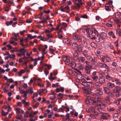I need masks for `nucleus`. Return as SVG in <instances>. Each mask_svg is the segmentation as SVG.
Segmentation results:
<instances>
[{"mask_svg":"<svg viewBox=\"0 0 121 121\" xmlns=\"http://www.w3.org/2000/svg\"><path fill=\"white\" fill-rule=\"evenodd\" d=\"M103 89L104 91L109 96L112 97L114 96L113 93L110 92V90L108 88L104 87Z\"/></svg>","mask_w":121,"mask_h":121,"instance_id":"7ed1b4c3","label":"nucleus"},{"mask_svg":"<svg viewBox=\"0 0 121 121\" xmlns=\"http://www.w3.org/2000/svg\"><path fill=\"white\" fill-rule=\"evenodd\" d=\"M85 60V58L83 57H79L78 58V60L80 63H83Z\"/></svg>","mask_w":121,"mask_h":121,"instance_id":"4be33fe9","label":"nucleus"},{"mask_svg":"<svg viewBox=\"0 0 121 121\" xmlns=\"http://www.w3.org/2000/svg\"><path fill=\"white\" fill-rule=\"evenodd\" d=\"M82 85L84 86L91 87L92 85V83L91 82H87L85 79H82L81 80Z\"/></svg>","mask_w":121,"mask_h":121,"instance_id":"39448f33","label":"nucleus"},{"mask_svg":"<svg viewBox=\"0 0 121 121\" xmlns=\"http://www.w3.org/2000/svg\"><path fill=\"white\" fill-rule=\"evenodd\" d=\"M73 40L75 42H81L80 38L76 34H75L73 35Z\"/></svg>","mask_w":121,"mask_h":121,"instance_id":"9d476101","label":"nucleus"},{"mask_svg":"<svg viewBox=\"0 0 121 121\" xmlns=\"http://www.w3.org/2000/svg\"><path fill=\"white\" fill-rule=\"evenodd\" d=\"M53 46H50L49 47V51L50 52V53L52 54H53L54 52L55 51V50L53 49Z\"/></svg>","mask_w":121,"mask_h":121,"instance_id":"b1692460","label":"nucleus"},{"mask_svg":"<svg viewBox=\"0 0 121 121\" xmlns=\"http://www.w3.org/2000/svg\"><path fill=\"white\" fill-rule=\"evenodd\" d=\"M104 63H102L100 62H98L97 63V65L98 66L99 68H102L103 67Z\"/></svg>","mask_w":121,"mask_h":121,"instance_id":"473e14b6","label":"nucleus"},{"mask_svg":"<svg viewBox=\"0 0 121 121\" xmlns=\"http://www.w3.org/2000/svg\"><path fill=\"white\" fill-rule=\"evenodd\" d=\"M1 113L2 116H6L8 113V112H4L3 110L1 111Z\"/></svg>","mask_w":121,"mask_h":121,"instance_id":"7c9ffc66","label":"nucleus"},{"mask_svg":"<svg viewBox=\"0 0 121 121\" xmlns=\"http://www.w3.org/2000/svg\"><path fill=\"white\" fill-rule=\"evenodd\" d=\"M73 56L74 57H75L77 58L78 56V53L76 52H75L73 54Z\"/></svg>","mask_w":121,"mask_h":121,"instance_id":"5fc2aeb1","label":"nucleus"},{"mask_svg":"<svg viewBox=\"0 0 121 121\" xmlns=\"http://www.w3.org/2000/svg\"><path fill=\"white\" fill-rule=\"evenodd\" d=\"M97 106L95 108L96 110L99 112H101L103 109L106 107L105 104L101 102V98L99 97L97 98Z\"/></svg>","mask_w":121,"mask_h":121,"instance_id":"f257e3e1","label":"nucleus"},{"mask_svg":"<svg viewBox=\"0 0 121 121\" xmlns=\"http://www.w3.org/2000/svg\"><path fill=\"white\" fill-rule=\"evenodd\" d=\"M76 48L77 51L79 52H81L82 51V46L81 45H80L78 46Z\"/></svg>","mask_w":121,"mask_h":121,"instance_id":"c85d7f7f","label":"nucleus"},{"mask_svg":"<svg viewBox=\"0 0 121 121\" xmlns=\"http://www.w3.org/2000/svg\"><path fill=\"white\" fill-rule=\"evenodd\" d=\"M89 34L92 36V37L91 38V39H95L97 38L98 35L97 31L95 30H91L89 32Z\"/></svg>","mask_w":121,"mask_h":121,"instance_id":"f03ea898","label":"nucleus"},{"mask_svg":"<svg viewBox=\"0 0 121 121\" xmlns=\"http://www.w3.org/2000/svg\"><path fill=\"white\" fill-rule=\"evenodd\" d=\"M107 86L108 87L110 88H113L116 86V85L114 83L111 82L107 83Z\"/></svg>","mask_w":121,"mask_h":121,"instance_id":"dca6fc26","label":"nucleus"},{"mask_svg":"<svg viewBox=\"0 0 121 121\" xmlns=\"http://www.w3.org/2000/svg\"><path fill=\"white\" fill-rule=\"evenodd\" d=\"M107 110L108 112H115L116 111L115 108L114 107H111L107 108Z\"/></svg>","mask_w":121,"mask_h":121,"instance_id":"5701e85b","label":"nucleus"},{"mask_svg":"<svg viewBox=\"0 0 121 121\" xmlns=\"http://www.w3.org/2000/svg\"><path fill=\"white\" fill-rule=\"evenodd\" d=\"M25 70L24 69H22L20 71H19L18 73V75H21L22 73H24L25 71Z\"/></svg>","mask_w":121,"mask_h":121,"instance_id":"58836bf2","label":"nucleus"},{"mask_svg":"<svg viewBox=\"0 0 121 121\" xmlns=\"http://www.w3.org/2000/svg\"><path fill=\"white\" fill-rule=\"evenodd\" d=\"M56 78V77H49V79L51 81V82H52L53 80Z\"/></svg>","mask_w":121,"mask_h":121,"instance_id":"bf43d9fd","label":"nucleus"},{"mask_svg":"<svg viewBox=\"0 0 121 121\" xmlns=\"http://www.w3.org/2000/svg\"><path fill=\"white\" fill-rule=\"evenodd\" d=\"M39 105V104L38 103H36L35 105L33 106V107L35 108H37Z\"/></svg>","mask_w":121,"mask_h":121,"instance_id":"052dcab7","label":"nucleus"},{"mask_svg":"<svg viewBox=\"0 0 121 121\" xmlns=\"http://www.w3.org/2000/svg\"><path fill=\"white\" fill-rule=\"evenodd\" d=\"M15 110L16 111V113L17 114L18 113L19 114L21 111V109L20 108H17L15 109Z\"/></svg>","mask_w":121,"mask_h":121,"instance_id":"3c124183","label":"nucleus"},{"mask_svg":"<svg viewBox=\"0 0 121 121\" xmlns=\"http://www.w3.org/2000/svg\"><path fill=\"white\" fill-rule=\"evenodd\" d=\"M9 41L10 43L11 44H13V45H16L17 44V43L15 42L14 41Z\"/></svg>","mask_w":121,"mask_h":121,"instance_id":"a19ab883","label":"nucleus"},{"mask_svg":"<svg viewBox=\"0 0 121 121\" xmlns=\"http://www.w3.org/2000/svg\"><path fill=\"white\" fill-rule=\"evenodd\" d=\"M114 81L117 85H121V80L117 78H115L114 79Z\"/></svg>","mask_w":121,"mask_h":121,"instance_id":"a211bd4d","label":"nucleus"},{"mask_svg":"<svg viewBox=\"0 0 121 121\" xmlns=\"http://www.w3.org/2000/svg\"><path fill=\"white\" fill-rule=\"evenodd\" d=\"M100 37L103 40H105L108 38L107 34L104 32H102L100 34Z\"/></svg>","mask_w":121,"mask_h":121,"instance_id":"9b49d317","label":"nucleus"},{"mask_svg":"<svg viewBox=\"0 0 121 121\" xmlns=\"http://www.w3.org/2000/svg\"><path fill=\"white\" fill-rule=\"evenodd\" d=\"M105 99L106 101L109 102L110 100V98L108 96H107L105 97Z\"/></svg>","mask_w":121,"mask_h":121,"instance_id":"4d7b16f0","label":"nucleus"},{"mask_svg":"<svg viewBox=\"0 0 121 121\" xmlns=\"http://www.w3.org/2000/svg\"><path fill=\"white\" fill-rule=\"evenodd\" d=\"M119 116V115L115 113L113 115V117L114 119L117 118Z\"/></svg>","mask_w":121,"mask_h":121,"instance_id":"79ce46f5","label":"nucleus"},{"mask_svg":"<svg viewBox=\"0 0 121 121\" xmlns=\"http://www.w3.org/2000/svg\"><path fill=\"white\" fill-rule=\"evenodd\" d=\"M72 67L74 68L75 67L76 65L73 61H72L71 60V63L69 64Z\"/></svg>","mask_w":121,"mask_h":121,"instance_id":"2f4dec72","label":"nucleus"},{"mask_svg":"<svg viewBox=\"0 0 121 121\" xmlns=\"http://www.w3.org/2000/svg\"><path fill=\"white\" fill-rule=\"evenodd\" d=\"M57 96L58 99H61L63 98L64 95L61 93H60L57 95Z\"/></svg>","mask_w":121,"mask_h":121,"instance_id":"393cba45","label":"nucleus"},{"mask_svg":"<svg viewBox=\"0 0 121 121\" xmlns=\"http://www.w3.org/2000/svg\"><path fill=\"white\" fill-rule=\"evenodd\" d=\"M59 9L61 12H65V11L64 10V8L63 6H61L60 8Z\"/></svg>","mask_w":121,"mask_h":121,"instance_id":"338daca9","label":"nucleus"},{"mask_svg":"<svg viewBox=\"0 0 121 121\" xmlns=\"http://www.w3.org/2000/svg\"><path fill=\"white\" fill-rule=\"evenodd\" d=\"M6 46L8 47L9 50H11L13 48L12 46L10 44L7 45Z\"/></svg>","mask_w":121,"mask_h":121,"instance_id":"69168bd1","label":"nucleus"},{"mask_svg":"<svg viewBox=\"0 0 121 121\" xmlns=\"http://www.w3.org/2000/svg\"><path fill=\"white\" fill-rule=\"evenodd\" d=\"M20 113H21L22 114H21V116H19L17 114V119H21V117H25V115L24 114V111L21 109V111L19 113V114H20Z\"/></svg>","mask_w":121,"mask_h":121,"instance_id":"4468645a","label":"nucleus"},{"mask_svg":"<svg viewBox=\"0 0 121 121\" xmlns=\"http://www.w3.org/2000/svg\"><path fill=\"white\" fill-rule=\"evenodd\" d=\"M101 84L99 82H97L95 83V85L96 87H99L100 86Z\"/></svg>","mask_w":121,"mask_h":121,"instance_id":"ea45409f","label":"nucleus"},{"mask_svg":"<svg viewBox=\"0 0 121 121\" xmlns=\"http://www.w3.org/2000/svg\"><path fill=\"white\" fill-rule=\"evenodd\" d=\"M43 66L47 67L49 69H50L51 68V66L50 65L44 63H43Z\"/></svg>","mask_w":121,"mask_h":121,"instance_id":"e433bc0d","label":"nucleus"},{"mask_svg":"<svg viewBox=\"0 0 121 121\" xmlns=\"http://www.w3.org/2000/svg\"><path fill=\"white\" fill-rule=\"evenodd\" d=\"M50 96L49 97V99H50L53 100L56 98L55 93L53 92H52L51 94L49 95Z\"/></svg>","mask_w":121,"mask_h":121,"instance_id":"412c9836","label":"nucleus"},{"mask_svg":"<svg viewBox=\"0 0 121 121\" xmlns=\"http://www.w3.org/2000/svg\"><path fill=\"white\" fill-rule=\"evenodd\" d=\"M110 115L107 113H104L101 115V118L104 120H107L109 117H110Z\"/></svg>","mask_w":121,"mask_h":121,"instance_id":"1a4fd4ad","label":"nucleus"},{"mask_svg":"<svg viewBox=\"0 0 121 121\" xmlns=\"http://www.w3.org/2000/svg\"><path fill=\"white\" fill-rule=\"evenodd\" d=\"M121 15V14L119 13H117L115 14V17L116 18H118Z\"/></svg>","mask_w":121,"mask_h":121,"instance_id":"49530a36","label":"nucleus"},{"mask_svg":"<svg viewBox=\"0 0 121 121\" xmlns=\"http://www.w3.org/2000/svg\"><path fill=\"white\" fill-rule=\"evenodd\" d=\"M27 31L26 30H24L22 31H20V34L21 35H23L24 33L26 32L27 33Z\"/></svg>","mask_w":121,"mask_h":121,"instance_id":"680f3d73","label":"nucleus"},{"mask_svg":"<svg viewBox=\"0 0 121 121\" xmlns=\"http://www.w3.org/2000/svg\"><path fill=\"white\" fill-rule=\"evenodd\" d=\"M91 100L90 97L88 96L85 100V103L87 105H89L90 103L91 102Z\"/></svg>","mask_w":121,"mask_h":121,"instance_id":"6ab92c4d","label":"nucleus"},{"mask_svg":"<svg viewBox=\"0 0 121 121\" xmlns=\"http://www.w3.org/2000/svg\"><path fill=\"white\" fill-rule=\"evenodd\" d=\"M114 103L117 105H119L120 104V102L119 100V99L118 100H115L114 101Z\"/></svg>","mask_w":121,"mask_h":121,"instance_id":"a18cd8bd","label":"nucleus"},{"mask_svg":"<svg viewBox=\"0 0 121 121\" xmlns=\"http://www.w3.org/2000/svg\"><path fill=\"white\" fill-rule=\"evenodd\" d=\"M92 90L91 88H84L83 89L84 92L87 94H90L91 93Z\"/></svg>","mask_w":121,"mask_h":121,"instance_id":"ddd939ff","label":"nucleus"},{"mask_svg":"<svg viewBox=\"0 0 121 121\" xmlns=\"http://www.w3.org/2000/svg\"><path fill=\"white\" fill-rule=\"evenodd\" d=\"M27 37L28 38H29L30 39H33L32 36L30 34H27Z\"/></svg>","mask_w":121,"mask_h":121,"instance_id":"6e6d98bb","label":"nucleus"},{"mask_svg":"<svg viewBox=\"0 0 121 121\" xmlns=\"http://www.w3.org/2000/svg\"><path fill=\"white\" fill-rule=\"evenodd\" d=\"M105 76L106 79L108 80H110L112 79V77H110L108 75H106Z\"/></svg>","mask_w":121,"mask_h":121,"instance_id":"4c0bfd02","label":"nucleus"},{"mask_svg":"<svg viewBox=\"0 0 121 121\" xmlns=\"http://www.w3.org/2000/svg\"><path fill=\"white\" fill-rule=\"evenodd\" d=\"M9 57L10 58L14 59L15 57V56L14 54L13 55H9Z\"/></svg>","mask_w":121,"mask_h":121,"instance_id":"c03bdc74","label":"nucleus"},{"mask_svg":"<svg viewBox=\"0 0 121 121\" xmlns=\"http://www.w3.org/2000/svg\"><path fill=\"white\" fill-rule=\"evenodd\" d=\"M112 91L114 93H118L117 86H115L114 88L112 89Z\"/></svg>","mask_w":121,"mask_h":121,"instance_id":"cd10ccee","label":"nucleus"},{"mask_svg":"<svg viewBox=\"0 0 121 121\" xmlns=\"http://www.w3.org/2000/svg\"><path fill=\"white\" fill-rule=\"evenodd\" d=\"M99 73L96 71L92 73V78L95 81H97L98 79V76Z\"/></svg>","mask_w":121,"mask_h":121,"instance_id":"423d86ee","label":"nucleus"},{"mask_svg":"<svg viewBox=\"0 0 121 121\" xmlns=\"http://www.w3.org/2000/svg\"><path fill=\"white\" fill-rule=\"evenodd\" d=\"M27 51L26 50H25L24 48H22L19 50V52L21 53H23L24 54V55H25V52Z\"/></svg>","mask_w":121,"mask_h":121,"instance_id":"bb28decb","label":"nucleus"},{"mask_svg":"<svg viewBox=\"0 0 121 121\" xmlns=\"http://www.w3.org/2000/svg\"><path fill=\"white\" fill-rule=\"evenodd\" d=\"M90 30H89L88 28L87 27L83 29V31L85 32H86V33L89 32H89Z\"/></svg>","mask_w":121,"mask_h":121,"instance_id":"de8ad7c7","label":"nucleus"},{"mask_svg":"<svg viewBox=\"0 0 121 121\" xmlns=\"http://www.w3.org/2000/svg\"><path fill=\"white\" fill-rule=\"evenodd\" d=\"M98 79V82L101 84L105 82V79L103 78V77L100 76L99 77Z\"/></svg>","mask_w":121,"mask_h":121,"instance_id":"f3484780","label":"nucleus"},{"mask_svg":"<svg viewBox=\"0 0 121 121\" xmlns=\"http://www.w3.org/2000/svg\"><path fill=\"white\" fill-rule=\"evenodd\" d=\"M102 52V50L100 49H98L97 51V53L99 54H101Z\"/></svg>","mask_w":121,"mask_h":121,"instance_id":"864d4df0","label":"nucleus"},{"mask_svg":"<svg viewBox=\"0 0 121 121\" xmlns=\"http://www.w3.org/2000/svg\"><path fill=\"white\" fill-rule=\"evenodd\" d=\"M92 68V67L90 65H87L84 67L85 72L88 74H90L91 69Z\"/></svg>","mask_w":121,"mask_h":121,"instance_id":"0eeeda50","label":"nucleus"},{"mask_svg":"<svg viewBox=\"0 0 121 121\" xmlns=\"http://www.w3.org/2000/svg\"><path fill=\"white\" fill-rule=\"evenodd\" d=\"M22 86L25 89H26L28 87L27 84L26 83H24L23 85Z\"/></svg>","mask_w":121,"mask_h":121,"instance_id":"774afa93","label":"nucleus"},{"mask_svg":"<svg viewBox=\"0 0 121 121\" xmlns=\"http://www.w3.org/2000/svg\"><path fill=\"white\" fill-rule=\"evenodd\" d=\"M102 60L104 62H109L110 59L107 56H103L102 58Z\"/></svg>","mask_w":121,"mask_h":121,"instance_id":"2eb2a0df","label":"nucleus"},{"mask_svg":"<svg viewBox=\"0 0 121 121\" xmlns=\"http://www.w3.org/2000/svg\"><path fill=\"white\" fill-rule=\"evenodd\" d=\"M82 53L83 55L86 57L88 56H89L88 52L87 50H83V51Z\"/></svg>","mask_w":121,"mask_h":121,"instance_id":"a878e982","label":"nucleus"},{"mask_svg":"<svg viewBox=\"0 0 121 121\" xmlns=\"http://www.w3.org/2000/svg\"><path fill=\"white\" fill-rule=\"evenodd\" d=\"M86 57L88 61H91L92 60L93 58L90 56H88Z\"/></svg>","mask_w":121,"mask_h":121,"instance_id":"37998d69","label":"nucleus"},{"mask_svg":"<svg viewBox=\"0 0 121 121\" xmlns=\"http://www.w3.org/2000/svg\"><path fill=\"white\" fill-rule=\"evenodd\" d=\"M95 92L96 95L99 96L102 95L103 94L101 88H97L95 90Z\"/></svg>","mask_w":121,"mask_h":121,"instance_id":"6e6552de","label":"nucleus"},{"mask_svg":"<svg viewBox=\"0 0 121 121\" xmlns=\"http://www.w3.org/2000/svg\"><path fill=\"white\" fill-rule=\"evenodd\" d=\"M111 68L112 70L113 71L115 72L117 70L116 67L111 66Z\"/></svg>","mask_w":121,"mask_h":121,"instance_id":"8fccbe9b","label":"nucleus"},{"mask_svg":"<svg viewBox=\"0 0 121 121\" xmlns=\"http://www.w3.org/2000/svg\"><path fill=\"white\" fill-rule=\"evenodd\" d=\"M7 81L8 82H14L12 78H9L8 79Z\"/></svg>","mask_w":121,"mask_h":121,"instance_id":"0e129e2a","label":"nucleus"},{"mask_svg":"<svg viewBox=\"0 0 121 121\" xmlns=\"http://www.w3.org/2000/svg\"><path fill=\"white\" fill-rule=\"evenodd\" d=\"M74 72L76 74L80 75L82 74L81 72L77 69H75Z\"/></svg>","mask_w":121,"mask_h":121,"instance_id":"f704fd0d","label":"nucleus"},{"mask_svg":"<svg viewBox=\"0 0 121 121\" xmlns=\"http://www.w3.org/2000/svg\"><path fill=\"white\" fill-rule=\"evenodd\" d=\"M26 92L27 94H32L33 92V88L31 87H29V89H26Z\"/></svg>","mask_w":121,"mask_h":121,"instance_id":"aec40b11","label":"nucleus"},{"mask_svg":"<svg viewBox=\"0 0 121 121\" xmlns=\"http://www.w3.org/2000/svg\"><path fill=\"white\" fill-rule=\"evenodd\" d=\"M114 44L115 46L118 48H121V41H119V39L115 42Z\"/></svg>","mask_w":121,"mask_h":121,"instance_id":"f8f14e48","label":"nucleus"},{"mask_svg":"<svg viewBox=\"0 0 121 121\" xmlns=\"http://www.w3.org/2000/svg\"><path fill=\"white\" fill-rule=\"evenodd\" d=\"M95 43L94 42H92L90 43V45L92 47H95Z\"/></svg>","mask_w":121,"mask_h":121,"instance_id":"13d9d810","label":"nucleus"},{"mask_svg":"<svg viewBox=\"0 0 121 121\" xmlns=\"http://www.w3.org/2000/svg\"><path fill=\"white\" fill-rule=\"evenodd\" d=\"M64 8L65 12L68 13L69 11L70 8L67 5Z\"/></svg>","mask_w":121,"mask_h":121,"instance_id":"c756f323","label":"nucleus"},{"mask_svg":"<svg viewBox=\"0 0 121 121\" xmlns=\"http://www.w3.org/2000/svg\"><path fill=\"white\" fill-rule=\"evenodd\" d=\"M117 33L119 35L121 36V30L120 29H117Z\"/></svg>","mask_w":121,"mask_h":121,"instance_id":"603ef678","label":"nucleus"},{"mask_svg":"<svg viewBox=\"0 0 121 121\" xmlns=\"http://www.w3.org/2000/svg\"><path fill=\"white\" fill-rule=\"evenodd\" d=\"M44 36H43L41 35H40L38 36L37 38L38 39H40V40L42 41H44Z\"/></svg>","mask_w":121,"mask_h":121,"instance_id":"c9c22d12","label":"nucleus"},{"mask_svg":"<svg viewBox=\"0 0 121 121\" xmlns=\"http://www.w3.org/2000/svg\"><path fill=\"white\" fill-rule=\"evenodd\" d=\"M62 59L64 61L66 64L67 65H69L71 63V61L72 59L71 57H69L68 56H62Z\"/></svg>","mask_w":121,"mask_h":121,"instance_id":"20e7f679","label":"nucleus"},{"mask_svg":"<svg viewBox=\"0 0 121 121\" xmlns=\"http://www.w3.org/2000/svg\"><path fill=\"white\" fill-rule=\"evenodd\" d=\"M78 46V45L76 43H73L71 45L72 48L74 49H76Z\"/></svg>","mask_w":121,"mask_h":121,"instance_id":"72a5a7b5","label":"nucleus"},{"mask_svg":"<svg viewBox=\"0 0 121 121\" xmlns=\"http://www.w3.org/2000/svg\"><path fill=\"white\" fill-rule=\"evenodd\" d=\"M81 17L82 18H84L87 19L88 18L86 14H84Z\"/></svg>","mask_w":121,"mask_h":121,"instance_id":"e2e57ef3","label":"nucleus"},{"mask_svg":"<svg viewBox=\"0 0 121 121\" xmlns=\"http://www.w3.org/2000/svg\"><path fill=\"white\" fill-rule=\"evenodd\" d=\"M13 22L12 21H8L6 22V23L7 26H8L9 25H11L13 23Z\"/></svg>","mask_w":121,"mask_h":121,"instance_id":"09e8293b","label":"nucleus"}]
</instances>
